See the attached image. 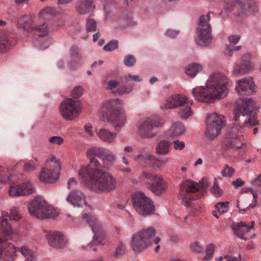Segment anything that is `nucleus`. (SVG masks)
I'll list each match as a JSON object with an SVG mask.
<instances>
[{
  "label": "nucleus",
  "instance_id": "obj_7",
  "mask_svg": "<svg viewBox=\"0 0 261 261\" xmlns=\"http://www.w3.org/2000/svg\"><path fill=\"white\" fill-rule=\"evenodd\" d=\"M140 182L156 196H161L167 189V184L163 178L155 174L143 172L140 175Z\"/></svg>",
  "mask_w": 261,
  "mask_h": 261
},
{
  "label": "nucleus",
  "instance_id": "obj_12",
  "mask_svg": "<svg viewBox=\"0 0 261 261\" xmlns=\"http://www.w3.org/2000/svg\"><path fill=\"white\" fill-rule=\"evenodd\" d=\"M80 101L67 98L60 106V113L65 120L71 121L80 114Z\"/></svg>",
  "mask_w": 261,
  "mask_h": 261
},
{
  "label": "nucleus",
  "instance_id": "obj_29",
  "mask_svg": "<svg viewBox=\"0 0 261 261\" xmlns=\"http://www.w3.org/2000/svg\"><path fill=\"white\" fill-rule=\"evenodd\" d=\"M240 39V36L238 35H231L228 37V40L230 44L226 45L225 54L231 56L234 50L238 51L241 48V46H234L237 44Z\"/></svg>",
  "mask_w": 261,
  "mask_h": 261
},
{
  "label": "nucleus",
  "instance_id": "obj_38",
  "mask_svg": "<svg viewBox=\"0 0 261 261\" xmlns=\"http://www.w3.org/2000/svg\"><path fill=\"white\" fill-rule=\"evenodd\" d=\"M34 160H30L27 162H26L23 166V170L26 172H30L34 171H35L37 167L39 166V164L37 163V158H34Z\"/></svg>",
  "mask_w": 261,
  "mask_h": 261
},
{
  "label": "nucleus",
  "instance_id": "obj_25",
  "mask_svg": "<svg viewBox=\"0 0 261 261\" xmlns=\"http://www.w3.org/2000/svg\"><path fill=\"white\" fill-rule=\"evenodd\" d=\"M131 246L136 253H140L150 246L146 241H145L138 233L134 234L132 236Z\"/></svg>",
  "mask_w": 261,
  "mask_h": 261
},
{
  "label": "nucleus",
  "instance_id": "obj_41",
  "mask_svg": "<svg viewBox=\"0 0 261 261\" xmlns=\"http://www.w3.org/2000/svg\"><path fill=\"white\" fill-rule=\"evenodd\" d=\"M23 189V195H29L35 193V190L32 184L30 182H24L21 185Z\"/></svg>",
  "mask_w": 261,
  "mask_h": 261
},
{
  "label": "nucleus",
  "instance_id": "obj_19",
  "mask_svg": "<svg viewBox=\"0 0 261 261\" xmlns=\"http://www.w3.org/2000/svg\"><path fill=\"white\" fill-rule=\"evenodd\" d=\"M46 238L49 244L54 248H63L67 243V240L59 231L50 232L47 234Z\"/></svg>",
  "mask_w": 261,
  "mask_h": 261
},
{
  "label": "nucleus",
  "instance_id": "obj_53",
  "mask_svg": "<svg viewBox=\"0 0 261 261\" xmlns=\"http://www.w3.org/2000/svg\"><path fill=\"white\" fill-rule=\"evenodd\" d=\"M8 216L11 219L15 221H18L21 218L19 213L15 207L11 210L10 213Z\"/></svg>",
  "mask_w": 261,
  "mask_h": 261
},
{
  "label": "nucleus",
  "instance_id": "obj_21",
  "mask_svg": "<svg viewBox=\"0 0 261 261\" xmlns=\"http://www.w3.org/2000/svg\"><path fill=\"white\" fill-rule=\"evenodd\" d=\"M60 170V164L58 162H55V168L53 169H44L40 175L41 181L45 182H54L59 177Z\"/></svg>",
  "mask_w": 261,
  "mask_h": 261
},
{
  "label": "nucleus",
  "instance_id": "obj_46",
  "mask_svg": "<svg viewBox=\"0 0 261 261\" xmlns=\"http://www.w3.org/2000/svg\"><path fill=\"white\" fill-rule=\"evenodd\" d=\"M126 251V246L121 242H120L117 246L114 253V256L118 257L124 254Z\"/></svg>",
  "mask_w": 261,
  "mask_h": 261
},
{
  "label": "nucleus",
  "instance_id": "obj_2",
  "mask_svg": "<svg viewBox=\"0 0 261 261\" xmlns=\"http://www.w3.org/2000/svg\"><path fill=\"white\" fill-rule=\"evenodd\" d=\"M228 80L222 73L213 74L206 84V89L203 87L193 88L192 94L199 101L206 103L213 102L226 96L228 89Z\"/></svg>",
  "mask_w": 261,
  "mask_h": 261
},
{
  "label": "nucleus",
  "instance_id": "obj_47",
  "mask_svg": "<svg viewBox=\"0 0 261 261\" xmlns=\"http://www.w3.org/2000/svg\"><path fill=\"white\" fill-rule=\"evenodd\" d=\"M234 170L232 167L228 165H225L223 169L221 171V174L223 177H231L232 176Z\"/></svg>",
  "mask_w": 261,
  "mask_h": 261
},
{
  "label": "nucleus",
  "instance_id": "obj_50",
  "mask_svg": "<svg viewBox=\"0 0 261 261\" xmlns=\"http://www.w3.org/2000/svg\"><path fill=\"white\" fill-rule=\"evenodd\" d=\"M86 28L87 32L96 31L97 28L96 21L93 19H88L86 22Z\"/></svg>",
  "mask_w": 261,
  "mask_h": 261
},
{
  "label": "nucleus",
  "instance_id": "obj_20",
  "mask_svg": "<svg viewBox=\"0 0 261 261\" xmlns=\"http://www.w3.org/2000/svg\"><path fill=\"white\" fill-rule=\"evenodd\" d=\"M187 102H188V98L184 95L175 94L169 97L161 108L164 110L167 109H172L177 107L180 108Z\"/></svg>",
  "mask_w": 261,
  "mask_h": 261
},
{
  "label": "nucleus",
  "instance_id": "obj_17",
  "mask_svg": "<svg viewBox=\"0 0 261 261\" xmlns=\"http://www.w3.org/2000/svg\"><path fill=\"white\" fill-rule=\"evenodd\" d=\"M236 90L241 95H250L255 90V86L251 77H245L238 81Z\"/></svg>",
  "mask_w": 261,
  "mask_h": 261
},
{
  "label": "nucleus",
  "instance_id": "obj_40",
  "mask_svg": "<svg viewBox=\"0 0 261 261\" xmlns=\"http://www.w3.org/2000/svg\"><path fill=\"white\" fill-rule=\"evenodd\" d=\"M9 193L11 196H24L21 185L11 186L9 190Z\"/></svg>",
  "mask_w": 261,
  "mask_h": 261
},
{
  "label": "nucleus",
  "instance_id": "obj_64",
  "mask_svg": "<svg viewBox=\"0 0 261 261\" xmlns=\"http://www.w3.org/2000/svg\"><path fill=\"white\" fill-rule=\"evenodd\" d=\"M224 258L226 259L227 261H241V257L240 255L238 257L226 255L224 256Z\"/></svg>",
  "mask_w": 261,
  "mask_h": 261
},
{
  "label": "nucleus",
  "instance_id": "obj_26",
  "mask_svg": "<svg viewBox=\"0 0 261 261\" xmlns=\"http://www.w3.org/2000/svg\"><path fill=\"white\" fill-rule=\"evenodd\" d=\"M46 204V202L42 197H36L29 204L28 207L29 213L38 218L37 214L41 213Z\"/></svg>",
  "mask_w": 261,
  "mask_h": 261
},
{
  "label": "nucleus",
  "instance_id": "obj_36",
  "mask_svg": "<svg viewBox=\"0 0 261 261\" xmlns=\"http://www.w3.org/2000/svg\"><path fill=\"white\" fill-rule=\"evenodd\" d=\"M202 67L200 64L192 63L187 67L186 68V73L188 76L193 77L199 71L202 70Z\"/></svg>",
  "mask_w": 261,
  "mask_h": 261
},
{
  "label": "nucleus",
  "instance_id": "obj_32",
  "mask_svg": "<svg viewBox=\"0 0 261 261\" xmlns=\"http://www.w3.org/2000/svg\"><path fill=\"white\" fill-rule=\"evenodd\" d=\"M186 131L184 124L177 122L174 123L169 130V135L172 137H178L182 135Z\"/></svg>",
  "mask_w": 261,
  "mask_h": 261
},
{
  "label": "nucleus",
  "instance_id": "obj_57",
  "mask_svg": "<svg viewBox=\"0 0 261 261\" xmlns=\"http://www.w3.org/2000/svg\"><path fill=\"white\" fill-rule=\"evenodd\" d=\"M173 144L174 145V148L175 150H181L185 147V144L184 142L180 141L178 140H174L173 142Z\"/></svg>",
  "mask_w": 261,
  "mask_h": 261
},
{
  "label": "nucleus",
  "instance_id": "obj_30",
  "mask_svg": "<svg viewBox=\"0 0 261 261\" xmlns=\"http://www.w3.org/2000/svg\"><path fill=\"white\" fill-rule=\"evenodd\" d=\"M97 134L101 140L109 143H113L117 136L116 133L111 132L106 128L100 129Z\"/></svg>",
  "mask_w": 261,
  "mask_h": 261
},
{
  "label": "nucleus",
  "instance_id": "obj_51",
  "mask_svg": "<svg viewBox=\"0 0 261 261\" xmlns=\"http://www.w3.org/2000/svg\"><path fill=\"white\" fill-rule=\"evenodd\" d=\"M136 60L133 55H127L124 59V63L127 67H132L136 64Z\"/></svg>",
  "mask_w": 261,
  "mask_h": 261
},
{
  "label": "nucleus",
  "instance_id": "obj_9",
  "mask_svg": "<svg viewBox=\"0 0 261 261\" xmlns=\"http://www.w3.org/2000/svg\"><path fill=\"white\" fill-rule=\"evenodd\" d=\"M206 123L205 137L209 140H213L219 135L226 122L223 116L213 113L207 116Z\"/></svg>",
  "mask_w": 261,
  "mask_h": 261
},
{
  "label": "nucleus",
  "instance_id": "obj_23",
  "mask_svg": "<svg viewBox=\"0 0 261 261\" xmlns=\"http://www.w3.org/2000/svg\"><path fill=\"white\" fill-rule=\"evenodd\" d=\"M17 25L18 28L27 32H31L36 28L34 17L31 15L20 16L17 19Z\"/></svg>",
  "mask_w": 261,
  "mask_h": 261
},
{
  "label": "nucleus",
  "instance_id": "obj_27",
  "mask_svg": "<svg viewBox=\"0 0 261 261\" xmlns=\"http://www.w3.org/2000/svg\"><path fill=\"white\" fill-rule=\"evenodd\" d=\"M145 241H146L147 244L150 246L154 243L155 244H158L161 239L160 237H156L153 241L155 236V229L153 227H149L147 228L142 229L138 232Z\"/></svg>",
  "mask_w": 261,
  "mask_h": 261
},
{
  "label": "nucleus",
  "instance_id": "obj_43",
  "mask_svg": "<svg viewBox=\"0 0 261 261\" xmlns=\"http://www.w3.org/2000/svg\"><path fill=\"white\" fill-rule=\"evenodd\" d=\"M215 207L220 214H223L228 211V202H219L215 205Z\"/></svg>",
  "mask_w": 261,
  "mask_h": 261
},
{
  "label": "nucleus",
  "instance_id": "obj_63",
  "mask_svg": "<svg viewBox=\"0 0 261 261\" xmlns=\"http://www.w3.org/2000/svg\"><path fill=\"white\" fill-rule=\"evenodd\" d=\"M130 79H132L135 82H141L142 81L138 75H132L129 74L127 77H125L124 82L125 83H128Z\"/></svg>",
  "mask_w": 261,
  "mask_h": 261
},
{
  "label": "nucleus",
  "instance_id": "obj_52",
  "mask_svg": "<svg viewBox=\"0 0 261 261\" xmlns=\"http://www.w3.org/2000/svg\"><path fill=\"white\" fill-rule=\"evenodd\" d=\"M191 250L196 253H201L203 251V247L200 243L197 241H195L191 244Z\"/></svg>",
  "mask_w": 261,
  "mask_h": 261
},
{
  "label": "nucleus",
  "instance_id": "obj_6",
  "mask_svg": "<svg viewBox=\"0 0 261 261\" xmlns=\"http://www.w3.org/2000/svg\"><path fill=\"white\" fill-rule=\"evenodd\" d=\"M212 14H213V12H208L206 14L201 15L199 17L196 29L197 37L195 39L198 45L207 46L212 42V27L210 23Z\"/></svg>",
  "mask_w": 261,
  "mask_h": 261
},
{
  "label": "nucleus",
  "instance_id": "obj_33",
  "mask_svg": "<svg viewBox=\"0 0 261 261\" xmlns=\"http://www.w3.org/2000/svg\"><path fill=\"white\" fill-rule=\"evenodd\" d=\"M12 46L10 37L6 35L0 37V54L8 52Z\"/></svg>",
  "mask_w": 261,
  "mask_h": 261
},
{
  "label": "nucleus",
  "instance_id": "obj_11",
  "mask_svg": "<svg viewBox=\"0 0 261 261\" xmlns=\"http://www.w3.org/2000/svg\"><path fill=\"white\" fill-rule=\"evenodd\" d=\"M83 219L86 220L94 233L92 241L86 246V249L91 248L94 245L101 244L106 237V234L102 229L101 223L91 215L84 214Z\"/></svg>",
  "mask_w": 261,
  "mask_h": 261
},
{
  "label": "nucleus",
  "instance_id": "obj_28",
  "mask_svg": "<svg viewBox=\"0 0 261 261\" xmlns=\"http://www.w3.org/2000/svg\"><path fill=\"white\" fill-rule=\"evenodd\" d=\"M92 0H79L75 5V9L78 13L84 14L95 9Z\"/></svg>",
  "mask_w": 261,
  "mask_h": 261
},
{
  "label": "nucleus",
  "instance_id": "obj_55",
  "mask_svg": "<svg viewBox=\"0 0 261 261\" xmlns=\"http://www.w3.org/2000/svg\"><path fill=\"white\" fill-rule=\"evenodd\" d=\"M83 94V87L82 86H76L71 91V96L74 98H77L82 96Z\"/></svg>",
  "mask_w": 261,
  "mask_h": 261
},
{
  "label": "nucleus",
  "instance_id": "obj_58",
  "mask_svg": "<svg viewBox=\"0 0 261 261\" xmlns=\"http://www.w3.org/2000/svg\"><path fill=\"white\" fill-rule=\"evenodd\" d=\"M249 191L251 192V193H252V194L253 195V197L254 200V203L250 204L249 205V206L247 207V209H249V208H253L256 206V201H257V193L255 191L253 190L252 189H249Z\"/></svg>",
  "mask_w": 261,
  "mask_h": 261
},
{
  "label": "nucleus",
  "instance_id": "obj_15",
  "mask_svg": "<svg viewBox=\"0 0 261 261\" xmlns=\"http://www.w3.org/2000/svg\"><path fill=\"white\" fill-rule=\"evenodd\" d=\"M254 224V222H251V225L248 226L241 222L237 224H233L232 228L236 234L240 239L244 240H249L255 236L253 230Z\"/></svg>",
  "mask_w": 261,
  "mask_h": 261
},
{
  "label": "nucleus",
  "instance_id": "obj_31",
  "mask_svg": "<svg viewBox=\"0 0 261 261\" xmlns=\"http://www.w3.org/2000/svg\"><path fill=\"white\" fill-rule=\"evenodd\" d=\"M37 215L38 216V219H44L51 218H54L57 217V213L54 207L46 203L41 213Z\"/></svg>",
  "mask_w": 261,
  "mask_h": 261
},
{
  "label": "nucleus",
  "instance_id": "obj_18",
  "mask_svg": "<svg viewBox=\"0 0 261 261\" xmlns=\"http://www.w3.org/2000/svg\"><path fill=\"white\" fill-rule=\"evenodd\" d=\"M66 201L70 202L74 207H83L84 205L90 210L91 206L87 204L84 194L80 190L72 191L66 198Z\"/></svg>",
  "mask_w": 261,
  "mask_h": 261
},
{
  "label": "nucleus",
  "instance_id": "obj_37",
  "mask_svg": "<svg viewBox=\"0 0 261 261\" xmlns=\"http://www.w3.org/2000/svg\"><path fill=\"white\" fill-rule=\"evenodd\" d=\"M84 63V58L82 55L70 59L68 63L69 68L72 70H75L80 67Z\"/></svg>",
  "mask_w": 261,
  "mask_h": 261
},
{
  "label": "nucleus",
  "instance_id": "obj_1",
  "mask_svg": "<svg viewBox=\"0 0 261 261\" xmlns=\"http://www.w3.org/2000/svg\"><path fill=\"white\" fill-rule=\"evenodd\" d=\"M105 148L92 147L87 151L90 164L87 167H82L79 176L82 181L89 189L98 193L109 192L115 189L117 180L108 172H102L105 167L97 159H101Z\"/></svg>",
  "mask_w": 261,
  "mask_h": 261
},
{
  "label": "nucleus",
  "instance_id": "obj_45",
  "mask_svg": "<svg viewBox=\"0 0 261 261\" xmlns=\"http://www.w3.org/2000/svg\"><path fill=\"white\" fill-rule=\"evenodd\" d=\"M101 159L103 162L111 163L116 159L115 155L106 149H105Z\"/></svg>",
  "mask_w": 261,
  "mask_h": 261
},
{
  "label": "nucleus",
  "instance_id": "obj_34",
  "mask_svg": "<svg viewBox=\"0 0 261 261\" xmlns=\"http://www.w3.org/2000/svg\"><path fill=\"white\" fill-rule=\"evenodd\" d=\"M170 142L166 140L160 141L156 146V152L160 155H165L169 152Z\"/></svg>",
  "mask_w": 261,
  "mask_h": 261
},
{
  "label": "nucleus",
  "instance_id": "obj_39",
  "mask_svg": "<svg viewBox=\"0 0 261 261\" xmlns=\"http://www.w3.org/2000/svg\"><path fill=\"white\" fill-rule=\"evenodd\" d=\"M35 30L36 31L37 35L40 37L47 36L49 33L48 25L45 23L38 27L36 26V28H35Z\"/></svg>",
  "mask_w": 261,
  "mask_h": 261
},
{
  "label": "nucleus",
  "instance_id": "obj_24",
  "mask_svg": "<svg viewBox=\"0 0 261 261\" xmlns=\"http://www.w3.org/2000/svg\"><path fill=\"white\" fill-rule=\"evenodd\" d=\"M251 68L250 58L249 55H244L234 66L233 72L235 74H244L248 72Z\"/></svg>",
  "mask_w": 261,
  "mask_h": 261
},
{
  "label": "nucleus",
  "instance_id": "obj_44",
  "mask_svg": "<svg viewBox=\"0 0 261 261\" xmlns=\"http://www.w3.org/2000/svg\"><path fill=\"white\" fill-rule=\"evenodd\" d=\"M118 47V41L116 39L111 40L108 43L103 46V50L106 51H111L117 49Z\"/></svg>",
  "mask_w": 261,
  "mask_h": 261
},
{
  "label": "nucleus",
  "instance_id": "obj_5",
  "mask_svg": "<svg viewBox=\"0 0 261 261\" xmlns=\"http://www.w3.org/2000/svg\"><path fill=\"white\" fill-rule=\"evenodd\" d=\"M254 101L251 98L248 99H240L236 101L234 110V119L235 121L239 120L241 115L242 117L245 116L249 117L247 120H244L242 124L238 123L240 128H243L245 127L250 128L253 126L258 125V122L256 120L257 117L255 115H251L252 111L254 109Z\"/></svg>",
  "mask_w": 261,
  "mask_h": 261
},
{
  "label": "nucleus",
  "instance_id": "obj_8",
  "mask_svg": "<svg viewBox=\"0 0 261 261\" xmlns=\"http://www.w3.org/2000/svg\"><path fill=\"white\" fill-rule=\"evenodd\" d=\"M132 201L135 210L139 215L145 217L153 214L155 210L153 202L144 193H134L132 196Z\"/></svg>",
  "mask_w": 261,
  "mask_h": 261
},
{
  "label": "nucleus",
  "instance_id": "obj_14",
  "mask_svg": "<svg viewBox=\"0 0 261 261\" xmlns=\"http://www.w3.org/2000/svg\"><path fill=\"white\" fill-rule=\"evenodd\" d=\"M123 110L122 101L118 98L109 99L103 102L102 119H107Z\"/></svg>",
  "mask_w": 261,
  "mask_h": 261
},
{
  "label": "nucleus",
  "instance_id": "obj_62",
  "mask_svg": "<svg viewBox=\"0 0 261 261\" xmlns=\"http://www.w3.org/2000/svg\"><path fill=\"white\" fill-rule=\"evenodd\" d=\"M119 85V82L114 80H111L108 83L107 88L109 90H112L114 88L117 87Z\"/></svg>",
  "mask_w": 261,
  "mask_h": 261
},
{
  "label": "nucleus",
  "instance_id": "obj_22",
  "mask_svg": "<svg viewBox=\"0 0 261 261\" xmlns=\"http://www.w3.org/2000/svg\"><path fill=\"white\" fill-rule=\"evenodd\" d=\"M103 121L110 122L116 131H119L126 123V116L123 110L107 119H104Z\"/></svg>",
  "mask_w": 261,
  "mask_h": 261
},
{
  "label": "nucleus",
  "instance_id": "obj_60",
  "mask_svg": "<svg viewBox=\"0 0 261 261\" xmlns=\"http://www.w3.org/2000/svg\"><path fill=\"white\" fill-rule=\"evenodd\" d=\"M231 184L235 187V188L238 189L239 187L244 186L245 182L241 178H238L235 180H233Z\"/></svg>",
  "mask_w": 261,
  "mask_h": 261
},
{
  "label": "nucleus",
  "instance_id": "obj_10",
  "mask_svg": "<svg viewBox=\"0 0 261 261\" xmlns=\"http://www.w3.org/2000/svg\"><path fill=\"white\" fill-rule=\"evenodd\" d=\"M162 125L161 117L158 115H152L145 119L138 125V135L141 138H153L156 134L154 129Z\"/></svg>",
  "mask_w": 261,
  "mask_h": 261
},
{
  "label": "nucleus",
  "instance_id": "obj_4",
  "mask_svg": "<svg viewBox=\"0 0 261 261\" xmlns=\"http://www.w3.org/2000/svg\"><path fill=\"white\" fill-rule=\"evenodd\" d=\"M208 186L207 180L202 178L199 183L190 179L184 181L180 186V196L182 202L186 206L191 205L192 201L201 197L204 191V188Z\"/></svg>",
  "mask_w": 261,
  "mask_h": 261
},
{
  "label": "nucleus",
  "instance_id": "obj_3",
  "mask_svg": "<svg viewBox=\"0 0 261 261\" xmlns=\"http://www.w3.org/2000/svg\"><path fill=\"white\" fill-rule=\"evenodd\" d=\"M220 16L224 20L229 17L230 14L236 16H248L255 14L258 11L257 4L253 0H226Z\"/></svg>",
  "mask_w": 261,
  "mask_h": 261
},
{
  "label": "nucleus",
  "instance_id": "obj_56",
  "mask_svg": "<svg viewBox=\"0 0 261 261\" xmlns=\"http://www.w3.org/2000/svg\"><path fill=\"white\" fill-rule=\"evenodd\" d=\"M48 141L54 144L61 145L63 142V139L59 136H53L50 137Z\"/></svg>",
  "mask_w": 261,
  "mask_h": 261
},
{
  "label": "nucleus",
  "instance_id": "obj_48",
  "mask_svg": "<svg viewBox=\"0 0 261 261\" xmlns=\"http://www.w3.org/2000/svg\"><path fill=\"white\" fill-rule=\"evenodd\" d=\"M215 245L213 244H209L205 249V256L203 257V259L209 260L213 256L214 251Z\"/></svg>",
  "mask_w": 261,
  "mask_h": 261
},
{
  "label": "nucleus",
  "instance_id": "obj_54",
  "mask_svg": "<svg viewBox=\"0 0 261 261\" xmlns=\"http://www.w3.org/2000/svg\"><path fill=\"white\" fill-rule=\"evenodd\" d=\"M69 53L70 59L82 55L80 53L79 47L76 45H72L71 46L70 49Z\"/></svg>",
  "mask_w": 261,
  "mask_h": 261
},
{
  "label": "nucleus",
  "instance_id": "obj_35",
  "mask_svg": "<svg viewBox=\"0 0 261 261\" xmlns=\"http://www.w3.org/2000/svg\"><path fill=\"white\" fill-rule=\"evenodd\" d=\"M192 114L193 111L188 102L181 106L179 109L178 114L181 119H188Z\"/></svg>",
  "mask_w": 261,
  "mask_h": 261
},
{
  "label": "nucleus",
  "instance_id": "obj_49",
  "mask_svg": "<svg viewBox=\"0 0 261 261\" xmlns=\"http://www.w3.org/2000/svg\"><path fill=\"white\" fill-rule=\"evenodd\" d=\"M237 140V138H232L228 141L225 144V148L226 149H229L231 148H237L239 149L242 147V144L241 145H238L236 143V141Z\"/></svg>",
  "mask_w": 261,
  "mask_h": 261
},
{
  "label": "nucleus",
  "instance_id": "obj_13",
  "mask_svg": "<svg viewBox=\"0 0 261 261\" xmlns=\"http://www.w3.org/2000/svg\"><path fill=\"white\" fill-rule=\"evenodd\" d=\"M136 161L144 166L153 169H159L168 162L167 158H158L151 154H139L136 158Z\"/></svg>",
  "mask_w": 261,
  "mask_h": 261
},
{
  "label": "nucleus",
  "instance_id": "obj_59",
  "mask_svg": "<svg viewBox=\"0 0 261 261\" xmlns=\"http://www.w3.org/2000/svg\"><path fill=\"white\" fill-rule=\"evenodd\" d=\"M133 89V86L132 85L130 87H124L123 88H119L117 90V93L119 94V95H122L124 93L128 94Z\"/></svg>",
  "mask_w": 261,
  "mask_h": 261
},
{
  "label": "nucleus",
  "instance_id": "obj_61",
  "mask_svg": "<svg viewBox=\"0 0 261 261\" xmlns=\"http://www.w3.org/2000/svg\"><path fill=\"white\" fill-rule=\"evenodd\" d=\"M179 31H176L171 29H168L165 33L166 36L171 37V38H175L178 34Z\"/></svg>",
  "mask_w": 261,
  "mask_h": 261
},
{
  "label": "nucleus",
  "instance_id": "obj_16",
  "mask_svg": "<svg viewBox=\"0 0 261 261\" xmlns=\"http://www.w3.org/2000/svg\"><path fill=\"white\" fill-rule=\"evenodd\" d=\"M12 233V229L7 218H0V250H2L8 246L9 243L7 241L10 239Z\"/></svg>",
  "mask_w": 261,
  "mask_h": 261
},
{
  "label": "nucleus",
  "instance_id": "obj_42",
  "mask_svg": "<svg viewBox=\"0 0 261 261\" xmlns=\"http://www.w3.org/2000/svg\"><path fill=\"white\" fill-rule=\"evenodd\" d=\"M211 192L216 197H219L223 194V190L220 188L217 179H215L213 186L211 190Z\"/></svg>",
  "mask_w": 261,
  "mask_h": 261
}]
</instances>
